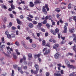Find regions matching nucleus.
<instances>
[{
	"label": "nucleus",
	"mask_w": 76,
	"mask_h": 76,
	"mask_svg": "<svg viewBox=\"0 0 76 76\" xmlns=\"http://www.w3.org/2000/svg\"><path fill=\"white\" fill-rule=\"evenodd\" d=\"M56 73H54V75L55 76H61V74L59 73L58 74V73H59V71H56Z\"/></svg>",
	"instance_id": "nucleus-8"
},
{
	"label": "nucleus",
	"mask_w": 76,
	"mask_h": 76,
	"mask_svg": "<svg viewBox=\"0 0 76 76\" xmlns=\"http://www.w3.org/2000/svg\"><path fill=\"white\" fill-rule=\"evenodd\" d=\"M13 57L15 59H16V58H18V56H16L15 55H14L13 56Z\"/></svg>",
	"instance_id": "nucleus-43"
},
{
	"label": "nucleus",
	"mask_w": 76,
	"mask_h": 76,
	"mask_svg": "<svg viewBox=\"0 0 76 76\" xmlns=\"http://www.w3.org/2000/svg\"><path fill=\"white\" fill-rule=\"evenodd\" d=\"M65 25L64 26V30L63 31L64 33H67V26H68V23H65Z\"/></svg>",
	"instance_id": "nucleus-4"
},
{
	"label": "nucleus",
	"mask_w": 76,
	"mask_h": 76,
	"mask_svg": "<svg viewBox=\"0 0 76 76\" xmlns=\"http://www.w3.org/2000/svg\"><path fill=\"white\" fill-rule=\"evenodd\" d=\"M15 51L16 52V53L17 55H20V53L19 52V51L18 50L16 49L15 50Z\"/></svg>",
	"instance_id": "nucleus-22"
},
{
	"label": "nucleus",
	"mask_w": 76,
	"mask_h": 76,
	"mask_svg": "<svg viewBox=\"0 0 76 76\" xmlns=\"http://www.w3.org/2000/svg\"><path fill=\"white\" fill-rule=\"evenodd\" d=\"M35 20H39V18H38V17H35Z\"/></svg>",
	"instance_id": "nucleus-59"
},
{
	"label": "nucleus",
	"mask_w": 76,
	"mask_h": 76,
	"mask_svg": "<svg viewBox=\"0 0 76 76\" xmlns=\"http://www.w3.org/2000/svg\"><path fill=\"white\" fill-rule=\"evenodd\" d=\"M7 38H11V35L8 34L7 35Z\"/></svg>",
	"instance_id": "nucleus-45"
},
{
	"label": "nucleus",
	"mask_w": 76,
	"mask_h": 76,
	"mask_svg": "<svg viewBox=\"0 0 76 76\" xmlns=\"http://www.w3.org/2000/svg\"><path fill=\"white\" fill-rule=\"evenodd\" d=\"M50 31L51 33H52L53 35H56V34H58L59 32V30L58 28H56L55 29V31L53 29H50Z\"/></svg>",
	"instance_id": "nucleus-3"
},
{
	"label": "nucleus",
	"mask_w": 76,
	"mask_h": 76,
	"mask_svg": "<svg viewBox=\"0 0 76 76\" xmlns=\"http://www.w3.org/2000/svg\"><path fill=\"white\" fill-rule=\"evenodd\" d=\"M15 44L17 46H19L20 45L19 44V42L18 41L15 42Z\"/></svg>",
	"instance_id": "nucleus-23"
},
{
	"label": "nucleus",
	"mask_w": 76,
	"mask_h": 76,
	"mask_svg": "<svg viewBox=\"0 0 76 76\" xmlns=\"http://www.w3.org/2000/svg\"><path fill=\"white\" fill-rule=\"evenodd\" d=\"M11 36L12 38H15V37L16 36V35L15 34L12 33L11 35Z\"/></svg>",
	"instance_id": "nucleus-25"
},
{
	"label": "nucleus",
	"mask_w": 76,
	"mask_h": 76,
	"mask_svg": "<svg viewBox=\"0 0 76 76\" xmlns=\"http://www.w3.org/2000/svg\"><path fill=\"white\" fill-rule=\"evenodd\" d=\"M9 25L10 26V27H11V26H12V25H13V23H12L11 22H10L9 23Z\"/></svg>",
	"instance_id": "nucleus-36"
},
{
	"label": "nucleus",
	"mask_w": 76,
	"mask_h": 76,
	"mask_svg": "<svg viewBox=\"0 0 76 76\" xmlns=\"http://www.w3.org/2000/svg\"><path fill=\"white\" fill-rule=\"evenodd\" d=\"M41 54H39L37 55H34V58H37V57H38V58H39Z\"/></svg>",
	"instance_id": "nucleus-18"
},
{
	"label": "nucleus",
	"mask_w": 76,
	"mask_h": 76,
	"mask_svg": "<svg viewBox=\"0 0 76 76\" xmlns=\"http://www.w3.org/2000/svg\"><path fill=\"white\" fill-rule=\"evenodd\" d=\"M27 20H29V21H30V22H31V21H32V19L29 18V17H27Z\"/></svg>",
	"instance_id": "nucleus-27"
},
{
	"label": "nucleus",
	"mask_w": 76,
	"mask_h": 76,
	"mask_svg": "<svg viewBox=\"0 0 76 76\" xmlns=\"http://www.w3.org/2000/svg\"><path fill=\"white\" fill-rule=\"evenodd\" d=\"M60 7H61L62 9H66V7H64V6L62 5H61Z\"/></svg>",
	"instance_id": "nucleus-30"
},
{
	"label": "nucleus",
	"mask_w": 76,
	"mask_h": 76,
	"mask_svg": "<svg viewBox=\"0 0 76 76\" xmlns=\"http://www.w3.org/2000/svg\"><path fill=\"white\" fill-rule=\"evenodd\" d=\"M42 45L43 46H44V45H45V41L43 40L42 41Z\"/></svg>",
	"instance_id": "nucleus-37"
},
{
	"label": "nucleus",
	"mask_w": 76,
	"mask_h": 76,
	"mask_svg": "<svg viewBox=\"0 0 76 76\" xmlns=\"http://www.w3.org/2000/svg\"><path fill=\"white\" fill-rule=\"evenodd\" d=\"M16 20L17 21V23L19 25H20L22 23V22L18 18H17L16 19Z\"/></svg>",
	"instance_id": "nucleus-13"
},
{
	"label": "nucleus",
	"mask_w": 76,
	"mask_h": 76,
	"mask_svg": "<svg viewBox=\"0 0 76 76\" xmlns=\"http://www.w3.org/2000/svg\"><path fill=\"white\" fill-rule=\"evenodd\" d=\"M5 34L6 35H8L9 34V31H6L5 32Z\"/></svg>",
	"instance_id": "nucleus-52"
},
{
	"label": "nucleus",
	"mask_w": 76,
	"mask_h": 76,
	"mask_svg": "<svg viewBox=\"0 0 76 76\" xmlns=\"http://www.w3.org/2000/svg\"><path fill=\"white\" fill-rule=\"evenodd\" d=\"M69 61H70V62H71V63H75V60H73V59L70 60Z\"/></svg>",
	"instance_id": "nucleus-34"
},
{
	"label": "nucleus",
	"mask_w": 76,
	"mask_h": 76,
	"mask_svg": "<svg viewBox=\"0 0 76 76\" xmlns=\"http://www.w3.org/2000/svg\"><path fill=\"white\" fill-rule=\"evenodd\" d=\"M28 60H31L30 58H31L32 57V55L31 53H29L28 54Z\"/></svg>",
	"instance_id": "nucleus-19"
},
{
	"label": "nucleus",
	"mask_w": 76,
	"mask_h": 76,
	"mask_svg": "<svg viewBox=\"0 0 76 76\" xmlns=\"http://www.w3.org/2000/svg\"><path fill=\"white\" fill-rule=\"evenodd\" d=\"M10 50H8L7 51V53H8V54H11V51H12V52H13V49L12 48H10Z\"/></svg>",
	"instance_id": "nucleus-16"
},
{
	"label": "nucleus",
	"mask_w": 76,
	"mask_h": 76,
	"mask_svg": "<svg viewBox=\"0 0 76 76\" xmlns=\"http://www.w3.org/2000/svg\"><path fill=\"white\" fill-rule=\"evenodd\" d=\"M32 22L34 24V25H36V24H37V23H38V22L35 20L33 21Z\"/></svg>",
	"instance_id": "nucleus-35"
},
{
	"label": "nucleus",
	"mask_w": 76,
	"mask_h": 76,
	"mask_svg": "<svg viewBox=\"0 0 76 76\" xmlns=\"http://www.w3.org/2000/svg\"><path fill=\"white\" fill-rule=\"evenodd\" d=\"M40 29L42 32H45V29H44V28H41Z\"/></svg>",
	"instance_id": "nucleus-42"
},
{
	"label": "nucleus",
	"mask_w": 76,
	"mask_h": 76,
	"mask_svg": "<svg viewBox=\"0 0 76 76\" xmlns=\"http://www.w3.org/2000/svg\"><path fill=\"white\" fill-rule=\"evenodd\" d=\"M51 22H52V25L54 26V25H55V22L54 21H53V20H51Z\"/></svg>",
	"instance_id": "nucleus-29"
},
{
	"label": "nucleus",
	"mask_w": 76,
	"mask_h": 76,
	"mask_svg": "<svg viewBox=\"0 0 76 76\" xmlns=\"http://www.w3.org/2000/svg\"><path fill=\"white\" fill-rule=\"evenodd\" d=\"M73 19L74 20L75 22H76V16H74L73 17Z\"/></svg>",
	"instance_id": "nucleus-44"
},
{
	"label": "nucleus",
	"mask_w": 76,
	"mask_h": 76,
	"mask_svg": "<svg viewBox=\"0 0 76 76\" xmlns=\"http://www.w3.org/2000/svg\"><path fill=\"white\" fill-rule=\"evenodd\" d=\"M72 17H70L69 18V22H71L72 21Z\"/></svg>",
	"instance_id": "nucleus-54"
},
{
	"label": "nucleus",
	"mask_w": 76,
	"mask_h": 76,
	"mask_svg": "<svg viewBox=\"0 0 76 76\" xmlns=\"http://www.w3.org/2000/svg\"><path fill=\"white\" fill-rule=\"evenodd\" d=\"M68 54L69 55V56H72L73 55V53H68Z\"/></svg>",
	"instance_id": "nucleus-57"
},
{
	"label": "nucleus",
	"mask_w": 76,
	"mask_h": 76,
	"mask_svg": "<svg viewBox=\"0 0 76 76\" xmlns=\"http://www.w3.org/2000/svg\"><path fill=\"white\" fill-rule=\"evenodd\" d=\"M15 72L13 70H12V73L11 76H14V73Z\"/></svg>",
	"instance_id": "nucleus-41"
},
{
	"label": "nucleus",
	"mask_w": 76,
	"mask_h": 76,
	"mask_svg": "<svg viewBox=\"0 0 76 76\" xmlns=\"http://www.w3.org/2000/svg\"><path fill=\"white\" fill-rule=\"evenodd\" d=\"M25 18V17H24L23 16V15H20V18L22 19H23V18Z\"/></svg>",
	"instance_id": "nucleus-47"
},
{
	"label": "nucleus",
	"mask_w": 76,
	"mask_h": 76,
	"mask_svg": "<svg viewBox=\"0 0 76 76\" xmlns=\"http://www.w3.org/2000/svg\"><path fill=\"white\" fill-rule=\"evenodd\" d=\"M68 9H70V8L72 7V4H71L69 3L68 5Z\"/></svg>",
	"instance_id": "nucleus-33"
},
{
	"label": "nucleus",
	"mask_w": 76,
	"mask_h": 76,
	"mask_svg": "<svg viewBox=\"0 0 76 76\" xmlns=\"http://www.w3.org/2000/svg\"><path fill=\"white\" fill-rule=\"evenodd\" d=\"M1 39L2 41V43H3V44H4V43H5V42H4V37H3Z\"/></svg>",
	"instance_id": "nucleus-28"
},
{
	"label": "nucleus",
	"mask_w": 76,
	"mask_h": 76,
	"mask_svg": "<svg viewBox=\"0 0 76 76\" xmlns=\"http://www.w3.org/2000/svg\"><path fill=\"white\" fill-rule=\"evenodd\" d=\"M34 67L36 69V70L34 71L33 69H31V74H34V75H37L38 73V71L39 70V67L38 64H36L34 65Z\"/></svg>",
	"instance_id": "nucleus-1"
},
{
	"label": "nucleus",
	"mask_w": 76,
	"mask_h": 76,
	"mask_svg": "<svg viewBox=\"0 0 76 76\" xmlns=\"http://www.w3.org/2000/svg\"><path fill=\"white\" fill-rule=\"evenodd\" d=\"M50 49H46L45 51V52L44 53V54L45 56V55H47L48 54H50Z\"/></svg>",
	"instance_id": "nucleus-6"
},
{
	"label": "nucleus",
	"mask_w": 76,
	"mask_h": 76,
	"mask_svg": "<svg viewBox=\"0 0 76 76\" xmlns=\"http://www.w3.org/2000/svg\"><path fill=\"white\" fill-rule=\"evenodd\" d=\"M61 38L63 39V40L61 42V44L62 45V44H64L66 42V40H65V37H61Z\"/></svg>",
	"instance_id": "nucleus-7"
},
{
	"label": "nucleus",
	"mask_w": 76,
	"mask_h": 76,
	"mask_svg": "<svg viewBox=\"0 0 76 76\" xmlns=\"http://www.w3.org/2000/svg\"><path fill=\"white\" fill-rule=\"evenodd\" d=\"M46 26L48 29H50V25L48 23H47L46 25Z\"/></svg>",
	"instance_id": "nucleus-32"
},
{
	"label": "nucleus",
	"mask_w": 76,
	"mask_h": 76,
	"mask_svg": "<svg viewBox=\"0 0 76 76\" xmlns=\"http://www.w3.org/2000/svg\"><path fill=\"white\" fill-rule=\"evenodd\" d=\"M47 20H44L43 22H42V23L43 25H45V24H46V23H47Z\"/></svg>",
	"instance_id": "nucleus-31"
},
{
	"label": "nucleus",
	"mask_w": 76,
	"mask_h": 76,
	"mask_svg": "<svg viewBox=\"0 0 76 76\" xmlns=\"http://www.w3.org/2000/svg\"><path fill=\"white\" fill-rule=\"evenodd\" d=\"M56 17H57V18L59 19V18H60V15L57 14L56 15Z\"/></svg>",
	"instance_id": "nucleus-62"
},
{
	"label": "nucleus",
	"mask_w": 76,
	"mask_h": 76,
	"mask_svg": "<svg viewBox=\"0 0 76 76\" xmlns=\"http://www.w3.org/2000/svg\"><path fill=\"white\" fill-rule=\"evenodd\" d=\"M32 47L33 48H35L36 47V45L35 44H33L32 45Z\"/></svg>",
	"instance_id": "nucleus-51"
},
{
	"label": "nucleus",
	"mask_w": 76,
	"mask_h": 76,
	"mask_svg": "<svg viewBox=\"0 0 76 76\" xmlns=\"http://www.w3.org/2000/svg\"><path fill=\"white\" fill-rule=\"evenodd\" d=\"M59 46V45L57 44H55L53 46V48L54 49H57L58 47Z\"/></svg>",
	"instance_id": "nucleus-10"
},
{
	"label": "nucleus",
	"mask_w": 76,
	"mask_h": 76,
	"mask_svg": "<svg viewBox=\"0 0 76 76\" xmlns=\"http://www.w3.org/2000/svg\"><path fill=\"white\" fill-rule=\"evenodd\" d=\"M28 26L31 28H32L34 27V24H32V23H29L28 24Z\"/></svg>",
	"instance_id": "nucleus-15"
},
{
	"label": "nucleus",
	"mask_w": 76,
	"mask_h": 76,
	"mask_svg": "<svg viewBox=\"0 0 76 76\" xmlns=\"http://www.w3.org/2000/svg\"><path fill=\"white\" fill-rule=\"evenodd\" d=\"M23 69H24L25 70H26V69H28V67L26 66H24L23 67Z\"/></svg>",
	"instance_id": "nucleus-50"
},
{
	"label": "nucleus",
	"mask_w": 76,
	"mask_h": 76,
	"mask_svg": "<svg viewBox=\"0 0 76 76\" xmlns=\"http://www.w3.org/2000/svg\"><path fill=\"white\" fill-rule=\"evenodd\" d=\"M11 28L12 30H15L16 29V27L15 26H12Z\"/></svg>",
	"instance_id": "nucleus-55"
},
{
	"label": "nucleus",
	"mask_w": 76,
	"mask_h": 76,
	"mask_svg": "<svg viewBox=\"0 0 76 76\" xmlns=\"http://www.w3.org/2000/svg\"><path fill=\"white\" fill-rule=\"evenodd\" d=\"M67 67H68L69 68L72 69H76V66H73V65H70L69 64L67 65Z\"/></svg>",
	"instance_id": "nucleus-5"
},
{
	"label": "nucleus",
	"mask_w": 76,
	"mask_h": 76,
	"mask_svg": "<svg viewBox=\"0 0 76 76\" xmlns=\"http://www.w3.org/2000/svg\"><path fill=\"white\" fill-rule=\"evenodd\" d=\"M46 8V9L45 8ZM49 9L48 7V4H45V6H44L42 7V12L45 14V15H47V11H49Z\"/></svg>",
	"instance_id": "nucleus-2"
},
{
	"label": "nucleus",
	"mask_w": 76,
	"mask_h": 76,
	"mask_svg": "<svg viewBox=\"0 0 76 76\" xmlns=\"http://www.w3.org/2000/svg\"><path fill=\"white\" fill-rule=\"evenodd\" d=\"M41 3V1L40 0H38L36 1H34V4H39Z\"/></svg>",
	"instance_id": "nucleus-12"
},
{
	"label": "nucleus",
	"mask_w": 76,
	"mask_h": 76,
	"mask_svg": "<svg viewBox=\"0 0 76 76\" xmlns=\"http://www.w3.org/2000/svg\"><path fill=\"white\" fill-rule=\"evenodd\" d=\"M38 25L39 26L41 27L42 26V23H38Z\"/></svg>",
	"instance_id": "nucleus-46"
},
{
	"label": "nucleus",
	"mask_w": 76,
	"mask_h": 76,
	"mask_svg": "<svg viewBox=\"0 0 76 76\" xmlns=\"http://www.w3.org/2000/svg\"><path fill=\"white\" fill-rule=\"evenodd\" d=\"M48 19V15H47V16H46L45 17V20H47H47Z\"/></svg>",
	"instance_id": "nucleus-63"
},
{
	"label": "nucleus",
	"mask_w": 76,
	"mask_h": 76,
	"mask_svg": "<svg viewBox=\"0 0 76 76\" xmlns=\"http://www.w3.org/2000/svg\"><path fill=\"white\" fill-rule=\"evenodd\" d=\"M5 47V45H1V48H4Z\"/></svg>",
	"instance_id": "nucleus-58"
},
{
	"label": "nucleus",
	"mask_w": 76,
	"mask_h": 76,
	"mask_svg": "<svg viewBox=\"0 0 76 76\" xmlns=\"http://www.w3.org/2000/svg\"><path fill=\"white\" fill-rule=\"evenodd\" d=\"M56 11L57 12H60V8H56Z\"/></svg>",
	"instance_id": "nucleus-26"
},
{
	"label": "nucleus",
	"mask_w": 76,
	"mask_h": 76,
	"mask_svg": "<svg viewBox=\"0 0 76 76\" xmlns=\"http://www.w3.org/2000/svg\"><path fill=\"white\" fill-rule=\"evenodd\" d=\"M59 54H58V53H56L55 55V58H58V57H59Z\"/></svg>",
	"instance_id": "nucleus-14"
},
{
	"label": "nucleus",
	"mask_w": 76,
	"mask_h": 76,
	"mask_svg": "<svg viewBox=\"0 0 76 76\" xmlns=\"http://www.w3.org/2000/svg\"><path fill=\"white\" fill-rule=\"evenodd\" d=\"M37 36L38 37H39V36H40V34H39V33H37Z\"/></svg>",
	"instance_id": "nucleus-61"
},
{
	"label": "nucleus",
	"mask_w": 76,
	"mask_h": 76,
	"mask_svg": "<svg viewBox=\"0 0 76 76\" xmlns=\"http://www.w3.org/2000/svg\"><path fill=\"white\" fill-rule=\"evenodd\" d=\"M76 45H74V46L72 47L73 48V50L75 52L76 51Z\"/></svg>",
	"instance_id": "nucleus-20"
},
{
	"label": "nucleus",
	"mask_w": 76,
	"mask_h": 76,
	"mask_svg": "<svg viewBox=\"0 0 76 76\" xmlns=\"http://www.w3.org/2000/svg\"><path fill=\"white\" fill-rule=\"evenodd\" d=\"M57 65L58 66H59V67H62V66H61V64H58Z\"/></svg>",
	"instance_id": "nucleus-60"
},
{
	"label": "nucleus",
	"mask_w": 76,
	"mask_h": 76,
	"mask_svg": "<svg viewBox=\"0 0 76 76\" xmlns=\"http://www.w3.org/2000/svg\"><path fill=\"white\" fill-rule=\"evenodd\" d=\"M69 32L71 33V34H73V32L75 31V28H72L69 30Z\"/></svg>",
	"instance_id": "nucleus-11"
},
{
	"label": "nucleus",
	"mask_w": 76,
	"mask_h": 76,
	"mask_svg": "<svg viewBox=\"0 0 76 76\" xmlns=\"http://www.w3.org/2000/svg\"><path fill=\"white\" fill-rule=\"evenodd\" d=\"M72 37H73L74 39H73V41L74 42H76V35L75 34H72Z\"/></svg>",
	"instance_id": "nucleus-9"
},
{
	"label": "nucleus",
	"mask_w": 76,
	"mask_h": 76,
	"mask_svg": "<svg viewBox=\"0 0 76 76\" xmlns=\"http://www.w3.org/2000/svg\"><path fill=\"white\" fill-rule=\"evenodd\" d=\"M30 7H34V4H33V2H32L31 1L29 3V5Z\"/></svg>",
	"instance_id": "nucleus-17"
},
{
	"label": "nucleus",
	"mask_w": 76,
	"mask_h": 76,
	"mask_svg": "<svg viewBox=\"0 0 76 76\" xmlns=\"http://www.w3.org/2000/svg\"><path fill=\"white\" fill-rule=\"evenodd\" d=\"M11 9H15V6L14 5H13V4H11Z\"/></svg>",
	"instance_id": "nucleus-24"
},
{
	"label": "nucleus",
	"mask_w": 76,
	"mask_h": 76,
	"mask_svg": "<svg viewBox=\"0 0 76 76\" xmlns=\"http://www.w3.org/2000/svg\"><path fill=\"white\" fill-rule=\"evenodd\" d=\"M45 46H46L47 47H50V42H48L47 44Z\"/></svg>",
	"instance_id": "nucleus-38"
},
{
	"label": "nucleus",
	"mask_w": 76,
	"mask_h": 76,
	"mask_svg": "<svg viewBox=\"0 0 76 76\" xmlns=\"http://www.w3.org/2000/svg\"><path fill=\"white\" fill-rule=\"evenodd\" d=\"M28 17H30V18H34V17L33 16H32V15H30V14L29 15H28Z\"/></svg>",
	"instance_id": "nucleus-48"
},
{
	"label": "nucleus",
	"mask_w": 76,
	"mask_h": 76,
	"mask_svg": "<svg viewBox=\"0 0 76 76\" xmlns=\"http://www.w3.org/2000/svg\"><path fill=\"white\" fill-rule=\"evenodd\" d=\"M24 10H29V9H28V7L25 6Z\"/></svg>",
	"instance_id": "nucleus-49"
},
{
	"label": "nucleus",
	"mask_w": 76,
	"mask_h": 76,
	"mask_svg": "<svg viewBox=\"0 0 76 76\" xmlns=\"http://www.w3.org/2000/svg\"><path fill=\"white\" fill-rule=\"evenodd\" d=\"M3 54H5V56H7V57H9L10 56V55H7V53H6L4 52H3Z\"/></svg>",
	"instance_id": "nucleus-40"
},
{
	"label": "nucleus",
	"mask_w": 76,
	"mask_h": 76,
	"mask_svg": "<svg viewBox=\"0 0 76 76\" xmlns=\"http://www.w3.org/2000/svg\"><path fill=\"white\" fill-rule=\"evenodd\" d=\"M18 71H20H20H21V68H20L19 67H18Z\"/></svg>",
	"instance_id": "nucleus-64"
},
{
	"label": "nucleus",
	"mask_w": 76,
	"mask_h": 76,
	"mask_svg": "<svg viewBox=\"0 0 76 76\" xmlns=\"http://www.w3.org/2000/svg\"><path fill=\"white\" fill-rule=\"evenodd\" d=\"M61 5H64V6H66V3H64V2H62L61 4Z\"/></svg>",
	"instance_id": "nucleus-53"
},
{
	"label": "nucleus",
	"mask_w": 76,
	"mask_h": 76,
	"mask_svg": "<svg viewBox=\"0 0 76 76\" xmlns=\"http://www.w3.org/2000/svg\"><path fill=\"white\" fill-rule=\"evenodd\" d=\"M46 76H49L50 75V72H47L46 73Z\"/></svg>",
	"instance_id": "nucleus-39"
},
{
	"label": "nucleus",
	"mask_w": 76,
	"mask_h": 76,
	"mask_svg": "<svg viewBox=\"0 0 76 76\" xmlns=\"http://www.w3.org/2000/svg\"><path fill=\"white\" fill-rule=\"evenodd\" d=\"M17 66L18 65H13V67L14 69H16V67H17Z\"/></svg>",
	"instance_id": "nucleus-56"
},
{
	"label": "nucleus",
	"mask_w": 76,
	"mask_h": 76,
	"mask_svg": "<svg viewBox=\"0 0 76 76\" xmlns=\"http://www.w3.org/2000/svg\"><path fill=\"white\" fill-rule=\"evenodd\" d=\"M2 20L4 23H6L7 21V18L6 17H4V18L2 19Z\"/></svg>",
	"instance_id": "nucleus-21"
}]
</instances>
